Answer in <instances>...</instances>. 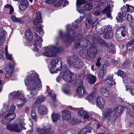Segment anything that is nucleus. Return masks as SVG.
<instances>
[{
  "mask_svg": "<svg viewBox=\"0 0 134 134\" xmlns=\"http://www.w3.org/2000/svg\"><path fill=\"white\" fill-rule=\"evenodd\" d=\"M25 82L26 85L27 86L28 90L30 91V94L27 95L28 97L31 100H34L37 91L42 87V84L38 74L33 73L29 75Z\"/></svg>",
  "mask_w": 134,
  "mask_h": 134,
  "instance_id": "f257e3e1",
  "label": "nucleus"
},
{
  "mask_svg": "<svg viewBox=\"0 0 134 134\" xmlns=\"http://www.w3.org/2000/svg\"><path fill=\"white\" fill-rule=\"evenodd\" d=\"M66 134H76V132L74 130H69L65 132Z\"/></svg>",
  "mask_w": 134,
  "mask_h": 134,
  "instance_id": "3c124183",
  "label": "nucleus"
},
{
  "mask_svg": "<svg viewBox=\"0 0 134 134\" xmlns=\"http://www.w3.org/2000/svg\"><path fill=\"white\" fill-rule=\"evenodd\" d=\"M104 33V37L105 38L108 39L111 38L113 35L112 28L110 26H108L105 28Z\"/></svg>",
  "mask_w": 134,
  "mask_h": 134,
  "instance_id": "ddd939ff",
  "label": "nucleus"
},
{
  "mask_svg": "<svg viewBox=\"0 0 134 134\" xmlns=\"http://www.w3.org/2000/svg\"><path fill=\"white\" fill-rule=\"evenodd\" d=\"M88 80V83L90 84L95 83L96 81V77L91 74H88L86 76Z\"/></svg>",
  "mask_w": 134,
  "mask_h": 134,
  "instance_id": "4be33fe9",
  "label": "nucleus"
},
{
  "mask_svg": "<svg viewBox=\"0 0 134 134\" xmlns=\"http://www.w3.org/2000/svg\"><path fill=\"white\" fill-rule=\"evenodd\" d=\"M83 7L85 10L88 11L91 9L92 8V4L89 3L85 4Z\"/></svg>",
  "mask_w": 134,
  "mask_h": 134,
  "instance_id": "4c0bfd02",
  "label": "nucleus"
},
{
  "mask_svg": "<svg viewBox=\"0 0 134 134\" xmlns=\"http://www.w3.org/2000/svg\"><path fill=\"white\" fill-rule=\"evenodd\" d=\"M102 118L104 119L107 118L109 121H114L117 118V115L114 114L113 110L112 109L108 108L103 112Z\"/></svg>",
  "mask_w": 134,
  "mask_h": 134,
  "instance_id": "39448f33",
  "label": "nucleus"
},
{
  "mask_svg": "<svg viewBox=\"0 0 134 134\" xmlns=\"http://www.w3.org/2000/svg\"><path fill=\"white\" fill-rule=\"evenodd\" d=\"M15 106L14 105H12L10 107V111H13L15 109Z\"/></svg>",
  "mask_w": 134,
  "mask_h": 134,
  "instance_id": "69168bd1",
  "label": "nucleus"
},
{
  "mask_svg": "<svg viewBox=\"0 0 134 134\" xmlns=\"http://www.w3.org/2000/svg\"><path fill=\"white\" fill-rule=\"evenodd\" d=\"M85 129H82V130L79 131L78 132L77 134H86L85 131H86Z\"/></svg>",
  "mask_w": 134,
  "mask_h": 134,
  "instance_id": "680f3d73",
  "label": "nucleus"
},
{
  "mask_svg": "<svg viewBox=\"0 0 134 134\" xmlns=\"http://www.w3.org/2000/svg\"><path fill=\"white\" fill-rule=\"evenodd\" d=\"M10 95L15 99H18L23 101L24 103H25L26 102V100L24 98L21 92L18 90L17 91H14L12 93H10Z\"/></svg>",
  "mask_w": 134,
  "mask_h": 134,
  "instance_id": "1a4fd4ad",
  "label": "nucleus"
},
{
  "mask_svg": "<svg viewBox=\"0 0 134 134\" xmlns=\"http://www.w3.org/2000/svg\"><path fill=\"white\" fill-rule=\"evenodd\" d=\"M77 94L80 97H82L86 95L87 92L83 86H78L76 89Z\"/></svg>",
  "mask_w": 134,
  "mask_h": 134,
  "instance_id": "f8f14e48",
  "label": "nucleus"
},
{
  "mask_svg": "<svg viewBox=\"0 0 134 134\" xmlns=\"http://www.w3.org/2000/svg\"><path fill=\"white\" fill-rule=\"evenodd\" d=\"M59 63L60 66H61L62 63V61L61 60L60 58L59 57L55 58L52 60L51 63L49 66L52 71L54 72V73H57L59 70V68H58L55 70V69L57 65H58V64L57 63Z\"/></svg>",
  "mask_w": 134,
  "mask_h": 134,
  "instance_id": "423d86ee",
  "label": "nucleus"
},
{
  "mask_svg": "<svg viewBox=\"0 0 134 134\" xmlns=\"http://www.w3.org/2000/svg\"><path fill=\"white\" fill-rule=\"evenodd\" d=\"M11 67L10 70H8L7 69H6V71L7 74L9 76H10L11 75L13 71V67Z\"/></svg>",
  "mask_w": 134,
  "mask_h": 134,
  "instance_id": "8fccbe9b",
  "label": "nucleus"
},
{
  "mask_svg": "<svg viewBox=\"0 0 134 134\" xmlns=\"http://www.w3.org/2000/svg\"><path fill=\"white\" fill-rule=\"evenodd\" d=\"M88 16L87 18V22L91 25L94 24L98 20V19H94L91 14H88Z\"/></svg>",
  "mask_w": 134,
  "mask_h": 134,
  "instance_id": "5701e85b",
  "label": "nucleus"
},
{
  "mask_svg": "<svg viewBox=\"0 0 134 134\" xmlns=\"http://www.w3.org/2000/svg\"><path fill=\"white\" fill-rule=\"evenodd\" d=\"M33 27L35 30L38 32L40 34H42V29L39 25H34Z\"/></svg>",
  "mask_w": 134,
  "mask_h": 134,
  "instance_id": "2f4dec72",
  "label": "nucleus"
},
{
  "mask_svg": "<svg viewBox=\"0 0 134 134\" xmlns=\"http://www.w3.org/2000/svg\"><path fill=\"white\" fill-rule=\"evenodd\" d=\"M68 121L69 123L72 125L77 124L78 122V120L76 118H70Z\"/></svg>",
  "mask_w": 134,
  "mask_h": 134,
  "instance_id": "58836bf2",
  "label": "nucleus"
},
{
  "mask_svg": "<svg viewBox=\"0 0 134 134\" xmlns=\"http://www.w3.org/2000/svg\"><path fill=\"white\" fill-rule=\"evenodd\" d=\"M46 109L43 105H41L38 107V112L40 115H44L46 114Z\"/></svg>",
  "mask_w": 134,
  "mask_h": 134,
  "instance_id": "cd10ccee",
  "label": "nucleus"
},
{
  "mask_svg": "<svg viewBox=\"0 0 134 134\" xmlns=\"http://www.w3.org/2000/svg\"><path fill=\"white\" fill-rule=\"evenodd\" d=\"M114 114H121L124 110V108L122 106H119L116 107L113 109Z\"/></svg>",
  "mask_w": 134,
  "mask_h": 134,
  "instance_id": "393cba45",
  "label": "nucleus"
},
{
  "mask_svg": "<svg viewBox=\"0 0 134 134\" xmlns=\"http://www.w3.org/2000/svg\"><path fill=\"white\" fill-rule=\"evenodd\" d=\"M58 48L56 47H52L51 48L46 49L43 55L48 57H52L55 55V53L58 52Z\"/></svg>",
  "mask_w": 134,
  "mask_h": 134,
  "instance_id": "6e6552de",
  "label": "nucleus"
},
{
  "mask_svg": "<svg viewBox=\"0 0 134 134\" xmlns=\"http://www.w3.org/2000/svg\"><path fill=\"white\" fill-rule=\"evenodd\" d=\"M83 19V18L81 17V16H80V17L77 19V20H76L75 21H77V22L78 23L80 22L81 21H82Z\"/></svg>",
  "mask_w": 134,
  "mask_h": 134,
  "instance_id": "774afa93",
  "label": "nucleus"
},
{
  "mask_svg": "<svg viewBox=\"0 0 134 134\" xmlns=\"http://www.w3.org/2000/svg\"><path fill=\"white\" fill-rule=\"evenodd\" d=\"M130 25L132 30V34L134 36V21L130 23Z\"/></svg>",
  "mask_w": 134,
  "mask_h": 134,
  "instance_id": "603ef678",
  "label": "nucleus"
},
{
  "mask_svg": "<svg viewBox=\"0 0 134 134\" xmlns=\"http://www.w3.org/2000/svg\"><path fill=\"white\" fill-rule=\"evenodd\" d=\"M83 129H85L86 131H85V133H87V132H91V131L92 130V129L91 127L89 126H87L85 127Z\"/></svg>",
  "mask_w": 134,
  "mask_h": 134,
  "instance_id": "864d4df0",
  "label": "nucleus"
},
{
  "mask_svg": "<svg viewBox=\"0 0 134 134\" xmlns=\"http://www.w3.org/2000/svg\"><path fill=\"white\" fill-rule=\"evenodd\" d=\"M5 116H7V118L8 120L10 122L12 120L14 119L16 116V115L15 114L9 113H7Z\"/></svg>",
  "mask_w": 134,
  "mask_h": 134,
  "instance_id": "473e14b6",
  "label": "nucleus"
},
{
  "mask_svg": "<svg viewBox=\"0 0 134 134\" xmlns=\"http://www.w3.org/2000/svg\"><path fill=\"white\" fill-rule=\"evenodd\" d=\"M100 91L101 94L105 98L108 97L110 95V92L106 88L102 87L100 90Z\"/></svg>",
  "mask_w": 134,
  "mask_h": 134,
  "instance_id": "aec40b11",
  "label": "nucleus"
},
{
  "mask_svg": "<svg viewBox=\"0 0 134 134\" xmlns=\"http://www.w3.org/2000/svg\"><path fill=\"white\" fill-rule=\"evenodd\" d=\"M87 52V50L86 49H82L80 51V55H81L82 56L84 54L86 55V53Z\"/></svg>",
  "mask_w": 134,
  "mask_h": 134,
  "instance_id": "4d7b16f0",
  "label": "nucleus"
},
{
  "mask_svg": "<svg viewBox=\"0 0 134 134\" xmlns=\"http://www.w3.org/2000/svg\"><path fill=\"white\" fill-rule=\"evenodd\" d=\"M111 10L110 4H108L106 7L103 10H101L100 8H98L95 11L93 15L96 16H98L101 13L104 14L105 13L108 18L111 17Z\"/></svg>",
  "mask_w": 134,
  "mask_h": 134,
  "instance_id": "0eeeda50",
  "label": "nucleus"
},
{
  "mask_svg": "<svg viewBox=\"0 0 134 134\" xmlns=\"http://www.w3.org/2000/svg\"><path fill=\"white\" fill-rule=\"evenodd\" d=\"M5 8H7L9 9L10 11L9 13L10 14H12L14 11V9L12 6L9 4H7L5 5L4 6Z\"/></svg>",
  "mask_w": 134,
  "mask_h": 134,
  "instance_id": "37998d69",
  "label": "nucleus"
},
{
  "mask_svg": "<svg viewBox=\"0 0 134 134\" xmlns=\"http://www.w3.org/2000/svg\"><path fill=\"white\" fill-rule=\"evenodd\" d=\"M30 122H29V125L30 127L31 128V129L28 131L27 132L28 133H31L32 131L33 130V124L32 120L30 119H29Z\"/></svg>",
  "mask_w": 134,
  "mask_h": 134,
  "instance_id": "79ce46f5",
  "label": "nucleus"
},
{
  "mask_svg": "<svg viewBox=\"0 0 134 134\" xmlns=\"http://www.w3.org/2000/svg\"><path fill=\"white\" fill-rule=\"evenodd\" d=\"M62 114L63 119L68 121L71 118V113L69 110H64L62 112Z\"/></svg>",
  "mask_w": 134,
  "mask_h": 134,
  "instance_id": "dca6fc26",
  "label": "nucleus"
},
{
  "mask_svg": "<svg viewBox=\"0 0 134 134\" xmlns=\"http://www.w3.org/2000/svg\"><path fill=\"white\" fill-rule=\"evenodd\" d=\"M4 40L3 37H1L0 38V46L3 45L4 43Z\"/></svg>",
  "mask_w": 134,
  "mask_h": 134,
  "instance_id": "0e129e2a",
  "label": "nucleus"
},
{
  "mask_svg": "<svg viewBox=\"0 0 134 134\" xmlns=\"http://www.w3.org/2000/svg\"><path fill=\"white\" fill-rule=\"evenodd\" d=\"M36 18L38 19H41V16L40 12L38 11H37L36 12Z\"/></svg>",
  "mask_w": 134,
  "mask_h": 134,
  "instance_id": "bf43d9fd",
  "label": "nucleus"
},
{
  "mask_svg": "<svg viewBox=\"0 0 134 134\" xmlns=\"http://www.w3.org/2000/svg\"><path fill=\"white\" fill-rule=\"evenodd\" d=\"M76 83L78 85H82L83 83V81L82 80L78 79L77 80V82Z\"/></svg>",
  "mask_w": 134,
  "mask_h": 134,
  "instance_id": "338daca9",
  "label": "nucleus"
},
{
  "mask_svg": "<svg viewBox=\"0 0 134 134\" xmlns=\"http://www.w3.org/2000/svg\"><path fill=\"white\" fill-rule=\"evenodd\" d=\"M37 132L41 134H48L51 131V129L48 128L47 126H44L42 129L37 128L36 130Z\"/></svg>",
  "mask_w": 134,
  "mask_h": 134,
  "instance_id": "4468645a",
  "label": "nucleus"
},
{
  "mask_svg": "<svg viewBox=\"0 0 134 134\" xmlns=\"http://www.w3.org/2000/svg\"><path fill=\"white\" fill-rule=\"evenodd\" d=\"M126 47L127 51H132L134 48V40H132L129 42L126 45Z\"/></svg>",
  "mask_w": 134,
  "mask_h": 134,
  "instance_id": "a878e982",
  "label": "nucleus"
},
{
  "mask_svg": "<svg viewBox=\"0 0 134 134\" xmlns=\"http://www.w3.org/2000/svg\"><path fill=\"white\" fill-rule=\"evenodd\" d=\"M98 43L100 46L102 47H107L108 46L107 44L102 39H100L99 40Z\"/></svg>",
  "mask_w": 134,
  "mask_h": 134,
  "instance_id": "a19ab883",
  "label": "nucleus"
},
{
  "mask_svg": "<svg viewBox=\"0 0 134 134\" xmlns=\"http://www.w3.org/2000/svg\"><path fill=\"white\" fill-rule=\"evenodd\" d=\"M68 63L71 66L76 68H80L83 66V62L75 56L69 57L68 58Z\"/></svg>",
  "mask_w": 134,
  "mask_h": 134,
  "instance_id": "20e7f679",
  "label": "nucleus"
},
{
  "mask_svg": "<svg viewBox=\"0 0 134 134\" xmlns=\"http://www.w3.org/2000/svg\"><path fill=\"white\" fill-rule=\"evenodd\" d=\"M40 19H38L36 18H35L33 20V23L35 25H37L41 21Z\"/></svg>",
  "mask_w": 134,
  "mask_h": 134,
  "instance_id": "5fc2aeb1",
  "label": "nucleus"
},
{
  "mask_svg": "<svg viewBox=\"0 0 134 134\" xmlns=\"http://www.w3.org/2000/svg\"><path fill=\"white\" fill-rule=\"evenodd\" d=\"M106 73V69L104 67V66H103V67L100 68L99 69L97 72L98 78L100 79H102L103 77L105 74Z\"/></svg>",
  "mask_w": 134,
  "mask_h": 134,
  "instance_id": "412c9836",
  "label": "nucleus"
},
{
  "mask_svg": "<svg viewBox=\"0 0 134 134\" xmlns=\"http://www.w3.org/2000/svg\"><path fill=\"white\" fill-rule=\"evenodd\" d=\"M7 128L8 130L10 131L20 132L21 131V129L16 123L12 125L8 124L7 125Z\"/></svg>",
  "mask_w": 134,
  "mask_h": 134,
  "instance_id": "9b49d317",
  "label": "nucleus"
},
{
  "mask_svg": "<svg viewBox=\"0 0 134 134\" xmlns=\"http://www.w3.org/2000/svg\"><path fill=\"white\" fill-rule=\"evenodd\" d=\"M62 90L64 93L68 94L70 92V87L67 85H63L62 86Z\"/></svg>",
  "mask_w": 134,
  "mask_h": 134,
  "instance_id": "c756f323",
  "label": "nucleus"
},
{
  "mask_svg": "<svg viewBox=\"0 0 134 134\" xmlns=\"http://www.w3.org/2000/svg\"><path fill=\"white\" fill-rule=\"evenodd\" d=\"M85 2V1L84 0H77L76 4L77 5H80Z\"/></svg>",
  "mask_w": 134,
  "mask_h": 134,
  "instance_id": "13d9d810",
  "label": "nucleus"
},
{
  "mask_svg": "<svg viewBox=\"0 0 134 134\" xmlns=\"http://www.w3.org/2000/svg\"><path fill=\"white\" fill-rule=\"evenodd\" d=\"M24 119L23 118H22L20 120V125L21 126V128L24 130L26 129V128L24 127L25 125V123L24 122Z\"/></svg>",
  "mask_w": 134,
  "mask_h": 134,
  "instance_id": "49530a36",
  "label": "nucleus"
},
{
  "mask_svg": "<svg viewBox=\"0 0 134 134\" xmlns=\"http://www.w3.org/2000/svg\"><path fill=\"white\" fill-rule=\"evenodd\" d=\"M7 116L5 115L2 121V123L3 125L5 124L10 122V121H9L7 119Z\"/></svg>",
  "mask_w": 134,
  "mask_h": 134,
  "instance_id": "09e8293b",
  "label": "nucleus"
},
{
  "mask_svg": "<svg viewBox=\"0 0 134 134\" xmlns=\"http://www.w3.org/2000/svg\"><path fill=\"white\" fill-rule=\"evenodd\" d=\"M11 19L12 21L14 22H19L21 23H23V21L21 19L17 18L14 15L12 16Z\"/></svg>",
  "mask_w": 134,
  "mask_h": 134,
  "instance_id": "e433bc0d",
  "label": "nucleus"
},
{
  "mask_svg": "<svg viewBox=\"0 0 134 134\" xmlns=\"http://www.w3.org/2000/svg\"><path fill=\"white\" fill-rule=\"evenodd\" d=\"M96 96L95 91H93L92 92L90 95L86 97V99L88 100L89 102H90L95 98Z\"/></svg>",
  "mask_w": 134,
  "mask_h": 134,
  "instance_id": "7c9ffc66",
  "label": "nucleus"
},
{
  "mask_svg": "<svg viewBox=\"0 0 134 134\" xmlns=\"http://www.w3.org/2000/svg\"><path fill=\"white\" fill-rule=\"evenodd\" d=\"M104 83L109 87H110L115 84V82L112 76H109L104 80Z\"/></svg>",
  "mask_w": 134,
  "mask_h": 134,
  "instance_id": "2eb2a0df",
  "label": "nucleus"
},
{
  "mask_svg": "<svg viewBox=\"0 0 134 134\" xmlns=\"http://www.w3.org/2000/svg\"><path fill=\"white\" fill-rule=\"evenodd\" d=\"M121 13L120 12L118 13V16L116 17L117 20L121 22L123 20V17H125L127 20L131 21L133 19L132 16L129 15V12L132 13L134 12V7L129 4H126L121 9Z\"/></svg>",
  "mask_w": 134,
  "mask_h": 134,
  "instance_id": "f03ea898",
  "label": "nucleus"
},
{
  "mask_svg": "<svg viewBox=\"0 0 134 134\" xmlns=\"http://www.w3.org/2000/svg\"><path fill=\"white\" fill-rule=\"evenodd\" d=\"M6 53H5V57L7 59L9 60H12L13 58L12 56V55L10 54H9L8 53L7 51V46L5 48Z\"/></svg>",
  "mask_w": 134,
  "mask_h": 134,
  "instance_id": "ea45409f",
  "label": "nucleus"
},
{
  "mask_svg": "<svg viewBox=\"0 0 134 134\" xmlns=\"http://www.w3.org/2000/svg\"><path fill=\"white\" fill-rule=\"evenodd\" d=\"M34 34L35 36L37 39L36 41V44H34L33 45L36 47L37 46H38L40 47L42 46L41 42L43 40L41 37L39 36H38L37 33L35 32Z\"/></svg>",
  "mask_w": 134,
  "mask_h": 134,
  "instance_id": "6ab92c4d",
  "label": "nucleus"
},
{
  "mask_svg": "<svg viewBox=\"0 0 134 134\" xmlns=\"http://www.w3.org/2000/svg\"><path fill=\"white\" fill-rule=\"evenodd\" d=\"M127 34V32L125 30V27L124 26H121L117 30L116 36L117 38L120 39L121 38V35L124 37Z\"/></svg>",
  "mask_w": 134,
  "mask_h": 134,
  "instance_id": "9d476101",
  "label": "nucleus"
},
{
  "mask_svg": "<svg viewBox=\"0 0 134 134\" xmlns=\"http://www.w3.org/2000/svg\"><path fill=\"white\" fill-rule=\"evenodd\" d=\"M9 109V106L8 105H4V108L2 109V111H3L4 113H5V112L7 111Z\"/></svg>",
  "mask_w": 134,
  "mask_h": 134,
  "instance_id": "6e6d98bb",
  "label": "nucleus"
},
{
  "mask_svg": "<svg viewBox=\"0 0 134 134\" xmlns=\"http://www.w3.org/2000/svg\"><path fill=\"white\" fill-rule=\"evenodd\" d=\"M31 114L32 119L34 120L35 121H37V118L35 111L33 110H32Z\"/></svg>",
  "mask_w": 134,
  "mask_h": 134,
  "instance_id": "c03bdc74",
  "label": "nucleus"
},
{
  "mask_svg": "<svg viewBox=\"0 0 134 134\" xmlns=\"http://www.w3.org/2000/svg\"><path fill=\"white\" fill-rule=\"evenodd\" d=\"M100 58L99 57L98 58L97 61L96 63V65L98 66H99L100 65V63L99 62L100 60Z\"/></svg>",
  "mask_w": 134,
  "mask_h": 134,
  "instance_id": "e2e57ef3",
  "label": "nucleus"
},
{
  "mask_svg": "<svg viewBox=\"0 0 134 134\" xmlns=\"http://www.w3.org/2000/svg\"><path fill=\"white\" fill-rule=\"evenodd\" d=\"M29 5L28 1L27 0H23L21 1L20 3L19 8L22 10H25Z\"/></svg>",
  "mask_w": 134,
  "mask_h": 134,
  "instance_id": "a211bd4d",
  "label": "nucleus"
},
{
  "mask_svg": "<svg viewBox=\"0 0 134 134\" xmlns=\"http://www.w3.org/2000/svg\"><path fill=\"white\" fill-rule=\"evenodd\" d=\"M59 115L58 114L53 113L52 114L51 118L53 122H56L59 118Z\"/></svg>",
  "mask_w": 134,
  "mask_h": 134,
  "instance_id": "72a5a7b5",
  "label": "nucleus"
},
{
  "mask_svg": "<svg viewBox=\"0 0 134 134\" xmlns=\"http://www.w3.org/2000/svg\"><path fill=\"white\" fill-rule=\"evenodd\" d=\"M126 91H129L132 95L134 96V94L132 92L133 89L132 88H131V87L129 86H126Z\"/></svg>",
  "mask_w": 134,
  "mask_h": 134,
  "instance_id": "de8ad7c7",
  "label": "nucleus"
},
{
  "mask_svg": "<svg viewBox=\"0 0 134 134\" xmlns=\"http://www.w3.org/2000/svg\"><path fill=\"white\" fill-rule=\"evenodd\" d=\"M13 67V70L14 68V66L13 65L11 64H10L9 66H5V70L6 71V69H8V70H10V69L11 68V67Z\"/></svg>",
  "mask_w": 134,
  "mask_h": 134,
  "instance_id": "052dcab7",
  "label": "nucleus"
},
{
  "mask_svg": "<svg viewBox=\"0 0 134 134\" xmlns=\"http://www.w3.org/2000/svg\"><path fill=\"white\" fill-rule=\"evenodd\" d=\"M109 51L112 53L113 54H114L115 53V51L114 49V45L113 44H110V46L109 47Z\"/></svg>",
  "mask_w": 134,
  "mask_h": 134,
  "instance_id": "a18cd8bd",
  "label": "nucleus"
},
{
  "mask_svg": "<svg viewBox=\"0 0 134 134\" xmlns=\"http://www.w3.org/2000/svg\"><path fill=\"white\" fill-rule=\"evenodd\" d=\"M118 75L119 76L122 78L123 80H125V78L126 76V74L125 72H124L121 70H119L117 72Z\"/></svg>",
  "mask_w": 134,
  "mask_h": 134,
  "instance_id": "c9c22d12",
  "label": "nucleus"
},
{
  "mask_svg": "<svg viewBox=\"0 0 134 134\" xmlns=\"http://www.w3.org/2000/svg\"><path fill=\"white\" fill-rule=\"evenodd\" d=\"M25 37L27 40L31 41L33 38V36L32 32L30 30H28L25 32Z\"/></svg>",
  "mask_w": 134,
  "mask_h": 134,
  "instance_id": "bb28decb",
  "label": "nucleus"
},
{
  "mask_svg": "<svg viewBox=\"0 0 134 134\" xmlns=\"http://www.w3.org/2000/svg\"><path fill=\"white\" fill-rule=\"evenodd\" d=\"M61 77L66 82H70L75 80V76L73 74L71 73L69 69H67L65 64L63 65L60 70Z\"/></svg>",
  "mask_w": 134,
  "mask_h": 134,
  "instance_id": "7ed1b4c3",
  "label": "nucleus"
},
{
  "mask_svg": "<svg viewBox=\"0 0 134 134\" xmlns=\"http://www.w3.org/2000/svg\"><path fill=\"white\" fill-rule=\"evenodd\" d=\"M96 32L100 34H102L104 33L106 27H102L99 24H97L96 25Z\"/></svg>",
  "mask_w": 134,
  "mask_h": 134,
  "instance_id": "f3484780",
  "label": "nucleus"
},
{
  "mask_svg": "<svg viewBox=\"0 0 134 134\" xmlns=\"http://www.w3.org/2000/svg\"><path fill=\"white\" fill-rule=\"evenodd\" d=\"M97 102L98 106L100 108L103 107L105 102L104 99L101 97H98L97 98Z\"/></svg>",
  "mask_w": 134,
  "mask_h": 134,
  "instance_id": "b1692460",
  "label": "nucleus"
},
{
  "mask_svg": "<svg viewBox=\"0 0 134 134\" xmlns=\"http://www.w3.org/2000/svg\"><path fill=\"white\" fill-rule=\"evenodd\" d=\"M78 115L80 117L82 116L84 119H88L89 116L88 113L83 110H80L78 112Z\"/></svg>",
  "mask_w": 134,
  "mask_h": 134,
  "instance_id": "c85d7f7f",
  "label": "nucleus"
},
{
  "mask_svg": "<svg viewBox=\"0 0 134 134\" xmlns=\"http://www.w3.org/2000/svg\"><path fill=\"white\" fill-rule=\"evenodd\" d=\"M45 99V97L43 96H41L38 97H37V99L36 100L35 103L39 104L43 102Z\"/></svg>",
  "mask_w": 134,
  "mask_h": 134,
  "instance_id": "f704fd0d",
  "label": "nucleus"
}]
</instances>
